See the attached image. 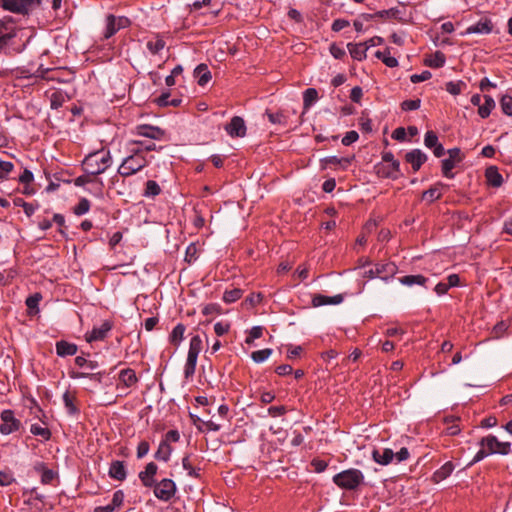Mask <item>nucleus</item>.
Returning a JSON list of instances; mask_svg holds the SVG:
<instances>
[{
	"label": "nucleus",
	"mask_w": 512,
	"mask_h": 512,
	"mask_svg": "<svg viewBox=\"0 0 512 512\" xmlns=\"http://www.w3.org/2000/svg\"><path fill=\"white\" fill-rule=\"evenodd\" d=\"M230 329V324L228 322L219 321L214 324V331L217 336H222L226 334Z\"/></svg>",
	"instance_id": "nucleus-61"
},
{
	"label": "nucleus",
	"mask_w": 512,
	"mask_h": 512,
	"mask_svg": "<svg viewBox=\"0 0 512 512\" xmlns=\"http://www.w3.org/2000/svg\"><path fill=\"white\" fill-rule=\"evenodd\" d=\"M318 99V92L315 88H308L303 93L305 108L310 107Z\"/></svg>",
	"instance_id": "nucleus-45"
},
{
	"label": "nucleus",
	"mask_w": 512,
	"mask_h": 512,
	"mask_svg": "<svg viewBox=\"0 0 512 512\" xmlns=\"http://www.w3.org/2000/svg\"><path fill=\"white\" fill-rule=\"evenodd\" d=\"M439 186H443L442 183H438L437 185L429 188L428 190L424 191L422 194V198L425 200H429L430 202H433L441 197V193L439 191Z\"/></svg>",
	"instance_id": "nucleus-42"
},
{
	"label": "nucleus",
	"mask_w": 512,
	"mask_h": 512,
	"mask_svg": "<svg viewBox=\"0 0 512 512\" xmlns=\"http://www.w3.org/2000/svg\"><path fill=\"white\" fill-rule=\"evenodd\" d=\"M447 153L448 158L443 159L441 162L442 174L448 179H453L455 174L452 170L457 163H460L463 160L464 156L462 155L461 150L457 147L449 149Z\"/></svg>",
	"instance_id": "nucleus-10"
},
{
	"label": "nucleus",
	"mask_w": 512,
	"mask_h": 512,
	"mask_svg": "<svg viewBox=\"0 0 512 512\" xmlns=\"http://www.w3.org/2000/svg\"><path fill=\"white\" fill-rule=\"evenodd\" d=\"M502 112L508 116H512V97L504 95L500 100Z\"/></svg>",
	"instance_id": "nucleus-55"
},
{
	"label": "nucleus",
	"mask_w": 512,
	"mask_h": 512,
	"mask_svg": "<svg viewBox=\"0 0 512 512\" xmlns=\"http://www.w3.org/2000/svg\"><path fill=\"white\" fill-rule=\"evenodd\" d=\"M266 115L268 117V120L272 124H278V125H282L284 127H286L287 124H288V117L284 114L283 111H279V112H276V113H272V112L267 111Z\"/></svg>",
	"instance_id": "nucleus-39"
},
{
	"label": "nucleus",
	"mask_w": 512,
	"mask_h": 512,
	"mask_svg": "<svg viewBox=\"0 0 512 512\" xmlns=\"http://www.w3.org/2000/svg\"><path fill=\"white\" fill-rule=\"evenodd\" d=\"M78 347L74 343L60 340L56 342V353L59 357L72 356L77 353Z\"/></svg>",
	"instance_id": "nucleus-25"
},
{
	"label": "nucleus",
	"mask_w": 512,
	"mask_h": 512,
	"mask_svg": "<svg viewBox=\"0 0 512 512\" xmlns=\"http://www.w3.org/2000/svg\"><path fill=\"white\" fill-rule=\"evenodd\" d=\"M241 296H242V290L239 288H234L232 290L225 291L222 299L225 303H233V302L237 301L238 299H240Z\"/></svg>",
	"instance_id": "nucleus-47"
},
{
	"label": "nucleus",
	"mask_w": 512,
	"mask_h": 512,
	"mask_svg": "<svg viewBox=\"0 0 512 512\" xmlns=\"http://www.w3.org/2000/svg\"><path fill=\"white\" fill-rule=\"evenodd\" d=\"M466 83L464 81H449L446 83L445 88L446 91L454 96L461 94V92L466 88Z\"/></svg>",
	"instance_id": "nucleus-40"
},
{
	"label": "nucleus",
	"mask_w": 512,
	"mask_h": 512,
	"mask_svg": "<svg viewBox=\"0 0 512 512\" xmlns=\"http://www.w3.org/2000/svg\"><path fill=\"white\" fill-rule=\"evenodd\" d=\"M154 495L161 501H170L176 493V484L173 480L165 478L155 483Z\"/></svg>",
	"instance_id": "nucleus-11"
},
{
	"label": "nucleus",
	"mask_w": 512,
	"mask_h": 512,
	"mask_svg": "<svg viewBox=\"0 0 512 512\" xmlns=\"http://www.w3.org/2000/svg\"><path fill=\"white\" fill-rule=\"evenodd\" d=\"M172 448L167 441H161L157 451L154 454L156 460L167 462L170 458Z\"/></svg>",
	"instance_id": "nucleus-34"
},
{
	"label": "nucleus",
	"mask_w": 512,
	"mask_h": 512,
	"mask_svg": "<svg viewBox=\"0 0 512 512\" xmlns=\"http://www.w3.org/2000/svg\"><path fill=\"white\" fill-rule=\"evenodd\" d=\"M186 327L182 323H178L172 330L169 341L178 346L180 342L183 340V336L185 333Z\"/></svg>",
	"instance_id": "nucleus-36"
},
{
	"label": "nucleus",
	"mask_w": 512,
	"mask_h": 512,
	"mask_svg": "<svg viewBox=\"0 0 512 512\" xmlns=\"http://www.w3.org/2000/svg\"><path fill=\"white\" fill-rule=\"evenodd\" d=\"M14 164L10 161L0 159V180H6L13 171Z\"/></svg>",
	"instance_id": "nucleus-49"
},
{
	"label": "nucleus",
	"mask_w": 512,
	"mask_h": 512,
	"mask_svg": "<svg viewBox=\"0 0 512 512\" xmlns=\"http://www.w3.org/2000/svg\"><path fill=\"white\" fill-rule=\"evenodd\" d=\"M329 51L335 59H342L346 55L345 49L339 46L337 43H332L330 45Z\"/></svg>",
	"instance_id": "nucleus-59"
},
{
	"label": "nucleus",
	"mask_w": 512,
	"mask_h": 512,
	"mask_svg": "<svg viewBox=\"0 0 512 512\" xmlns=\"http://www.w3.org/2000/svg\"><path fill=\"white\" fill-rule=\"evenodd\" d=\"M41 299H42V296L39 293H35L33 295H30L26 299L25 303H26L27 308L30 311V314H35V313H37L39 311L38 310V305H39V302L41 301Z\"/></svg>",
	"instance_id": "nucleus-41"
},
{
	"label": "nucleus",
	"mask_w": 512,
	"mask_h": 512,
	"mask_svg": "<svg viewBox=\"0 0 512 512\" xmlns=\"http://www.w3.org/2000/svg\"><path fill=\"white\" fill-rule=\"evenodd\" d=\"M135 134L154 140H160L165 135V131L158 126L143 124L135 128Z\"/></svg>",
	"instance_id": "nucleus-15"
},
{
	"label": "nucleus",
	"mask_w": 512,
	"mask_h": 512,
	"mask_svg": "<svg viewBox=\"0 0 512 512\" xmlns=\"http://www.w3.org/2000/svg\"><path fill=\"white\" fill-rule=\"evenodd\" d=\"M507 328H508V325L505 322L501 321V322L497 323L494 326L493 331H492L493 337L494 338L501 337L505 333Z\"/></svg>",
	"instance_id": "nucleus-64"
},
{
	"label": "nucleus",
	"mask_w": 512,
	"mask_h": 512,
	"mask_svg": "<svg viewBox=\"0 0 512 512\" xmlns=\"http://www.w3.org/2000/svg\"><path fill=\"white\" fill-rule=\"evenodd\" d=\"M108 475L117 481H124L127 477V471L124 461H112L109 467Z\"/></svg>",
	"instance_id": "nucleus-20"
},
{
	"label": "nucleus",
	"mask_w": 512,
	"mask_h": 512,
	"mask_svg": "<svg viewBox=\"0 0 512 512\" xmlns=\"http://www.w3.org/2000/svg\"><path fill=\"white\" fill-rule=\"evenodd\" d=\"M485 177L487 183L492 187H500L503 183V177L496 166L488 167L485 171Z\"/></svg>",
	"instance_id": "nucleus-26"
},
{
	"label": "nucleus",
	"mask_w": 512,
	"mask_h": 512,
	"mask_svg": "<svg viewBox=\"0 0 512 512\" xmlns=\"http://www.w3.org/2000/svg\"><path fill=\"white\" fill-rule=\"evenodd\" d=\"M493 25L490 19H481L476 24L469 26L466 29V34H489L492 31Z\"/></svg>",
	"instance_id": "nucleus-23"
},
{
	"label": "nucleus",
	"mask_w": 512,
	"mask_h": 512,
	"mask_svg": "<svg viewBox=\"0 0 512 512\" xmlns=\"http://www.w3.org/2000/svg\"><path fill=\"white\" fill-rule=\"evenodd\" d=\"M35 469L37 471L42 472V474H41L42 484H50L53 481V479L55 477V473L53 470L45 468L43 464L36 466Z\"/></svg>",
	"instance_id": "nucleus-44"
},
{
	"label": "nucleus",
	"mask_w": 512,
	"mask_h": 512,
	"mask_svg": "<svg viewBox=\"0 0 512 512\" xmlns=\"http://www.w3.org/2000/svg\"><path fill=\"white\" fill-rule=\"evenodd\" d=\"M119 380L121 384L117 386V389L130 388L138 381L135 371L130 368L120 371Z\"/></svg>",
	"instance_id": "nucleus-22"
},
{
	"label": "nucleus",
	"mask_w": 512,
	"mask_h": 512,
	"mask_svg": "<svg viewBox=\"0 0 512 512\" xmlns=\"http://www.w3.org/2000/svg\"><path fill=\"white\" fill-rule=\"evenodd\" d=\"M182 466H183L184 470H186V471H187V473H188V475H189L190 477H194V478H198V477H200V473H199L200 469H199V468H198V469H196V468H194V467L191 465V463H190V461H189V457H188V456H185V457L182 459Z\"/></svg>",
	"instance_id": "nucleus-53"
},
{
	"label": "nucleus",
	"mask_w": 512,
	"mask_h": 512,
	"mask_svg": "<svg viewBox=\"0 0 512 512\" xmlns=\"http://www.w3.org/2000/svg\"><path fill=\"white\" fill-rule=\"evenodd\" d=\"M378 177L396 180L401 176L400 163L384 164L378 163L374 167Z\"/></svg>",
	"instance_id": "nucleus-13"
},
{
	"label": "nucleus",
	"mask_w": 512,
	"mask_h": 512,
	"mask_svg": "<svg viewBox=\"0 0 512 512\" xmlns=\"http://www.w3.org/2000/svg\"><path fill=\"white\" fill-rule=\"evenodd\" d=\"M20 32L21 29L11 16L0 19V53L5 52L11 55L21 53L24 50L25 44L20 43Z\"/></svg>",
	"instance_id": "nucleus-1"
},
{
	"label": "nucleus",
	"mask_w": 512,
	"mask_h": 512,
	"mask_svg": "<svg viewBox=\"0 0 512 512\" xmlns=\"http://www.w3.org/2000/svg\"><path fill=\"white\" fill-rule=\"evenodd\" d=\"M484 100V104H481V106L478 108V114L481 118H487L496 106L492 96L484 95Z\"/></svg>",
	"instance_id": "nucleus-33"
},
{
	"label": "nucleus",
	"mask_w": 512,
	"mask_h": 512,
	"mask_svg": "<svg viewBox=\"0 0 512 512\" xmlns=\"http://www.w3.org/2000/svg\"><path fill=\"white\" fill-rule=\"evenodd\" d=\"M445 62L446 57L441 51H436L424 61L425 65L431 68H441L444 66Z\"/></svg>",
	"instance_id": "nucleus-31"
},
{
	"label": "nucleus",
	"mask_w": 512,
	"mask_h": 512,
	"mask_svg": "<svg viewBox=\"0 0 512 512\" xmlns=\"http://www.w3.org/2000/svg\"><path fill=\"white\" fill-rule=\"evenodd\" d=\"M421 106V100L420 99H409L405 100L401 103V109L403 111H414L419 109Z\"/></svg>",
	"instance_id": "nucleus-56"
},
{
	"label": "nucleus",
	"mask_w": 512,
	"mask_h": 512,
	"mask_svg": "<svg viewBox=\"0 0 512 512\" xmlns=\"http://www.w3.org/2000/svg\"><path fill=\"white\" fill-rule=\"evenodd\" d=\"M348 51L351 57L357 61H363L367 57V46L363 42L360 43H348L347 44Z\"/></svg>",
	"instance_id": "nucleus-24"
},
{
	"label": "nucleus",
	"mask_w": 512,
	"mask_h": 512,
	"mask_svg": "<svg viewBox=\"0 0 512 512\" xmlns=\"http://www.w3.org/2000/svg\"><path fill=\"white\" fill-rule=\"evenodd\" d=\"M148 165V161L140 149L132 150V154L123 159L117 172L123 177L134 175Z\"/></svg>",
	"instance_id": "nucleus-4"
},
{
	"label": "nucleus",
	"mask_w": 512,
	"mask_h": 512,
	"mask_svg": "<svg viewBox=\"0 0 512 512\" xmlns=\"http://www.w3.org/2000/svg\"><path fill=\"white\" fill-rule=\"evenodd\" d=\"M131 25V20L126 16H115L108 14L105 17V26L103 30V39L107 40L114 36L119 30Z\"/></svg>",
	"instance_id": "nucleus-7"
},
{
	"label": "nucleus",
	"mask_w": 512,
	"mask_h": 512,
	"mask_svg": "<svg viewBox=\"0 0 512 512\" xmlns=\"http://www.w3.org/2000/svg\"><path fill=\"white\" fill-rule=\"evenodd\" d=\"M359 138V134L355 130L348 131L344 137L342 138V144L344 146H349L352 143L356 142Z\"/></svg>",
	"instance_id": "nucleus-60"
},
{
	"label": "nucleus",
	"mask_w": 512,
	"mask_h": 512,
	"mask_svg": "<svg viewBox=\"0 0 512 512\" xmlns=\"http://www.w3.org/2000/svg\"><path fill=\"white\" fill-rule=\"evenodd\" d=\"M489 455H491V453L488 451V449L481 447V449L475 454L473 459L466 465V467H471Z\"/></svg>",
	"instance_id": "nucleus-57"
},
{
	"label": "nucleus",
	"mask_w": 512,
	"mask_h": 512,
	"mask_svg": "<svg viewBox=\"0 0 512 512\" xmlns=\"http://www.w3.org/2000/svg\"><path fill=\"white\" fill-rule=\"evenodd\" d=\"M365 476L363 472L356 468H349L335 474L332 478L333 483L343 490L355 491L364 484Z\"/></svg>",
	"instance_id": "nucleus-3"
},
{
	"label": "nucleus",
	"mask_w": 512,
	"mask_h": 512,
	"mask_svg": "<svg viewBox=\"0 0 512 512\" xmlns=\"http://www.w3.org/2000/svg\"><path fill=\"white\" fill-rule=\"evenodd\" d=\"M75 364L78 367L83 368L85 371L79 372V371L71 370V371H69L70 378H72V379L89 378L98 383H101L102 376L105 374L104 372H96V373L89 372V371L96 370L99 367V364L97 361L88 360V359L84 358L83 356H77L75 358Z\"/></svg>",
	"instance_id": "nucleus-5"
},
{
	"label": "nucleus",
	"mask_w": 512,
	"mask_h": 512,
	"mask_svg": "<svg viewBox=\"0 0 512 512\" xmlns=\"http://www.w3.org/2000/svg\"><path fill=\"white\" fill-rule=\"evenodd\" d=\"M63 402H64L67 412L70 415H75L79 412L78 408L74 404V397L71 396V394L68 391H66L63 394Z\"/></svg>",
	"instance_id": "nucleus-43"
},
{
	"label": "nucleus",
	"mask_w": 512,
	"mask_h": 512,
	"mask_svg": "<svg viewBox=\"0 0 512 512\" xmlns=\"http://www.w3.org/2000/svg\"><path fill=\"white\" fill-rule=\"evenodd\" d=\"M161 187L154 180H148L145 184L143 196L146 198H155L161 193Z\"/></svg>",
	"instance_id": "nucleus-35"
},
{
	"label": "nucleus",
	"mask_w": 512,
	"mask_h": 512,
	"mask_svg": "<svg viewBox=\"0 0 512 512\" xmlns=\"http://www.w3.org/2000/svg\"><path fill=\"white\" fill-rule=\"evenodd\" d=\"M165 45V41L161 37L156 36L147 42L146 47L150 53L156 55L164 49Z\"/></svg>",
	"instance_id": "nucleus-37"
},
{
	"label": "nucleus",
	"mask_w": 512,
	"mask_h": 512,
	"mask_svg": "<svg viewBox=\"0 0 512 512\" xmlns=\"http://www.w3.org/2000/svg\"><path fill=\"white\" fill-rule=\"evenodd\" d=\"M479 445L487 448L491 454L508 455L511 452V443L501 442L494 435L481 438Z\"/></svg>",
	"instance_id": "nucleus-9"
},
{
	"label": "nucleus",
	"mask_w": 512,
	"mask_h": 512,
	"mask_svg": "<svg viewBox=\"0 0 512 512\" xmlns=\"http://www.w3.org/2000/svg\"><path fill=\"white\" fill-rule=\"evenodd\" d=\"M263 335V327L262 326H254L248 332V336L245 339V343L248 345L253 344V342L262 337Z\"/></svg>",
	"instance_id": "nucleus-48"
},
{
	"label": "nucleus",
	"mask_w": 512,
	"mask_h": 512,
	"mask_svg": "<svg viewBox=\"0 0 512 512\" xmlns=\"http://www.w3.org/2000/svg\"><path fill=\"white\" fill-rule=\"evenodd\" d=\"M344 300L343 295L337 294L335 296H326L322 294H315L312 298L313 307H320L324 305H338Z\"/></svg>",
	"instance_id": "nucleus-19"
},
{
	"label": "nucleus",
	"mask_w": 512,
	"mask_h": 512,
	"mask_svg": "<svg viewBox=\"0 0 512 512\" xmlns=\"http://www.w3.org/2000/svg\"><path fill=\"white\" fill-rule=\"evenodd\" d=\"M438 143H439L438 136L434 131L430 130L425 133L424 144L427 148L432 149Z\"/></svg>",
	"instance_id": "nucleus-54"
},
{
	"label": "nucleus",
	"mask_w": 512,
	"mask_h": 512,
	"mask_svg": "<svg viewBox=\"0 0 512 512\" xmlns=\"http://www.w3.org/2000/svg\"><path fill=\"white\" fill-rule=\"evenodd\" d=\"M2 7L17 14H28L40 5L41 0H1Z\"/></svg>",
	"instance_id": "nucleus-8"
},
{
	"label": "nucleus",
	"mask_w": 512,
	"mask_h": 512,
	"mask_svg": "<svg viewBox=\"0 0 512 512\" xmlns=\"http://www.w3.org/2000/svg\"><path fill=\"white\" fill-rule=\"evenodd\" d=\"M150 445L147 441H141L137 446V458L141 459L148 454Z\"/></svg>",
	"instance_id": "nucleus-63"
},
{
	"label": "nucleus",
	"mask_w": 512,
	"mask_h": 512,
	"mask_svg": "<svg viewBox=\"0 0 512 512\" xmlns=\"http://www.w3.org/2000/svg\"><path fill=\"white\" fill-rule=\"evenodd\" d=\"M0 417L2 420L0 425L1 434L9 435L19 429L20 421L15 418L12 410H3Z\"/></svg>",
	"instance_id": "nucleus-12"
},
{
	"label": "nucleus",
	"mask_w": 512,
	"mask_h": 512,
	"mask_svg": "<svg viewBox=\"0 0 512 512\" xmlns=\"http://www.w3.org/2000/svg\"><path fill=\"white\" fill-rule=\"evenodd\" d=\"M202 350V339L199 335H195L191 338L188 352L199 355Z\"/></svg>",
	"instance_id": "nucleus-52"
},
{
	"label": "nucleus",
	"mask_w": 512,
	"mask_h": 512,
	"mask_svg": "<svg viewBox=\"0 0 512 512\" xmlns=\"http://www.w3.org/2000/svg\"><path fill=\"white\" fill-rule=\"evenodd\" d=\"M124 501V492L122 490H117L113 493L112 501L110 503L114 509H119Z\"/></svg>",
	"instance_id": "nucleus-58"
},
{
	"label": "nucleus",
	"mask_w": 512,
	"mask_h": 512,
	"mask_svg": "<svg viewBox=\"0 0 512 512\" xmlns=\"http://www.w3.org/2000/svg\"><path fill=\"white\" fill-rule=\"evenodd\" d=\"M90 209V202L86 198H82L78 204L73 208L74 214L81 216L86 214Z\"/></svg>",
	"instance_id": "nucleus-51"
},
{
	"label": "nucleus",
	"mask_w": 512,
	"mask_h": 512,
	"mask_svg": "<svg viewBox=\"0 0 512 512\" xmlns=\"http://www.w3.org/2000/svg\"><path fill=\"white\" fill-rule=\"evenodd\" d=\"M49 99H50L51 109L57 110L60 107H62L63 104L66 102V100H69L70 97L67 94H65L63 91L56 90L50 95Z\"/></svg>",
	"instance_id": "nucleus-30"
},
{
	"label": "nucleus",
	"mask_w": 512,
	"mask_h": 512,
	"mask_svg": "<svg viewBox=\"0 0 512 512\" xmlns=\"http://www.w3.org/2000/svg\"><path fill=\"white\" fill-rule=\"evenodd\" d=\"M454 465L452 462L448 461L445 464H443L438 470H436L433 474V479L436 482H440L444 479H446L448 476L451 475V473L454 470Z\"/></svg>",
	"instance_id": "nucleus-32"
},
{
	"label": "nucleus",
	"mask_w": 512,
	"mask_h": 512,
	"mask_svg": "<svg viewBox=\"0 0 512 512\" xmlns=\"http://www.w3.org/2000/svg\"><path fill=\"white\" fill-rule=\"evenodd\" d=\"M272 352L273 351L270 348H265V349H262V350H257V351L252 352L251 358L256 363H262V362H264L265 360H267L270 357Z\"/></svg>",
	"instance_id": "nucleus-46"
},
{
	"label": "nucleus",
	"mask_w": 512,
	"mask_h": 512,
	"mask_svg": "<svg viewBox=\"0 0 512 512\" xmlns=\"http://www.w3.org/2000/svg\"><path fill=\"white\" fill-rule=\"evenodd\" d=\"M398 272L394 262H379L374 267L364 270L362 276L368 279L380 278L384 282L391 280Z\"/></svg>",
	"instance_id": "nucleus-6"
},
{
	"label": "nucleus",
	"mask_w": 512,
	"mask_h": 512,
	"mask_svg": "<svg viewBox=\"0 0 512 512\" xmlns=\"http://www.w3.org/2000/svg\"><path fill=\"white\" fill-rule=\"evenodd\" d=\"M93 182H97L98 194L101 195L103 182L101 180H97L95 174H90L89 172H85L84 175L78 176L77 178L74 179V184L79 187L85 186L86 184L93 183Z\"/></svg>",
	"instance_id": "nucleus-27"
},
{
	"label": "nucleus",
	"mask_w": 512,
	"mask_h": 512,
	"mask_svg": "<svg viewBox=\"0 0 512 512\" xmlns=\"http://www.w3.org/2000/svg\"><path fill=\"white\" fill-rule=\"evenodd\" d=\"M225 131L231 137H244L246 135V125L243 118L234 116L225 126Z\"/></svg>",
	"instance_id": "nucleus-14"
},
{
	"label": "nucleus",
	"mask_w": 512,
	"mask_h": 512,
	"mask_svg": "<svg viewBox=\"0 0 512 512\" xmlns=\"http://www.w3.org/2000/svg\"><path fill=\"white\" fill-rule=\"evenodd\" d=\"M158 466L154 462L146 465L145 469L139 473V479L145 487H153L155 485L154 476L156 475Z\"/></svg>",
	"instance_id": "nucleus-18"
},
{
	"label": "nucleus",
	"mask_w": 512,
	"mask_h": 512,
	"mask_svg": "<svg viewBox=\"0 0 512 512\" xmlns=\"http://www.w3.org/2000/svg\"><path fill=\"white\" fill-rule=\"evenodd\" d=\"M431 77H432L431 72L428 71V70H425V71H423L420 74H413L410 77V80H411L412 83H420V82H423V81H426V80L430 79Z\"/></svg>",
	"instance_id": "nucleus-62"
},
{
	"label": "nucleus",
	"mask_w": 512,
	"mask_h": 512,
	"mask_svg": "<svg viewBox=\"0 0 512 512\" xmlns=\"http://www.w3.org/2000/svg\"><path fill=\"white\" fill-rule=\"evenodd\" d=\"M111 164V153L105 149L89 153L82 162L84 171L96 176L104 173Z\"/></svg>",
	"instance_id": "nucleus-2"
},
{
	"label": "nucleus",
	"mask_w": 512,
	"mask_h": 512,
	"mask_svg": "<svg viewBox=\"0 0 512 512\" xmlns=\"http://www.w3.org/2000/svg\"><path fill=\"white\" fill-rule=\"evenodd\" d=\"M30 432L35 436H41L44 440H49L51 432L48 428L41 427L38 424H32Z\"/></svg>",
	"instance_id": "nucleus-50"
},
{
	"label": "nucleus",
	"mask_w": 512,
	"mask_h": 512,
	"mask_svg": "<svg viewBox=\"0 0 512 512\" xmlns=\"http://www.w3.org/2000/svg\"><path fill=\"white\" fill-rule=\"evenodd\" d=\"M194 76L198 78L197 83L199 86H205L212 78L211 72L205 64H199L194 69Z\"/></svg>",
	"instance_id": "nucleus-28"
},
{
	"label": "nucleus",
	"mask_w": 512,
	"mask_h": 512,
	"mask_svg": "<svg viewBox=\"0 0 512 512\" xmlns=\"http://www.w3.org/2000/svg\"><path fill=\"white\" fill-rule=\"evenodd\" d=\"M111 329L112 323L106 320L99 327H94L91 332L86 333V341L91 343L94 341L104 340Z\"/></svg>",
	"instance_id": "nucleus-16"
},
{
	"label": "nucleus",
	"mask_w": 512,
	"mask_h": 512,
	"mask_svg": "<svg viewBox=\"0 0 512 512\" xmlns=\"http://www.w3.org/2000/svg\"><path fill=\"white\" fill-rule=\"evenodd\" d=\"M375 15H378L379 19H396L401 20L402 19V11L397 8L393 7L387 10H381L375 13Z\"/></svg>",
	"instance_id": "nucleus-38"
},
{
	"label": "nucleus",
	"mask_w": 512,
	"mask_h": 512,
	"mask_svg": "<svg viewBox=\"0 0 512 512\" xmlns=\"http://www.w3.org/2000/svg\"><path fill=\"white\" fill-rule=\"evenodd\" d=\"M372 459L380 465H388L394 459V452L390 448H384L383 450L373 449Z\"/></svg>",
	"instance_id": "nucleus-21"
},
{
	"label": "nucleus",
	"mask_w": 512,
	"mask_h": 512,
	"mask_svg": "<svg viewBox=\"0 0 512 512\" xmlns=\"http://www.w3.org/2000/svg\"><path fill=\"white\" fill-rule=\"evenodd\" d=\"M427 159V155L420 149H413L405 154V160L411 164L414 172H417Z\"/></svg>",
	"instance_id": "nucleus-17"
},
{
	"label": "nucleus",
	"mask_w": 512,
	"mask_h": 512,
	"mask_svg": "<svg viewBox=\"0 0 512 512\" xmlns=\"http://www.w3.org/2000/svg\"><path fill=\"white\" fill-rule=\"evenodd\" d=\"M399 282L405 286H413V285L426 286V284L428 282V278L421 274L406 275V276L400 277Z\"/></svg>",
	"instance_id": "nucleus-29"
}]
</instances>
